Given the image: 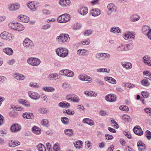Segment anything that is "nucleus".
Masks as SVG:
<instances>
[{"instance_id": "f257e3e1", "label": "nucleus", "mask_w": 151, "mask_h": 151, "mask_svg": "<svg viewBox=\"0 0 151 151\" xmlns=\"http://www.w3.org/2000/svg\"><path fill=\"white\" fill-rule=\"evenodd\" d=\"M55 52L59 56L64 58L66 57L68 53V50L65 48L60 47L56 49Z\"/></svg>"}, {"instance_id": "f03ea898", "label": "nucleus", "mask_w": 151, "mask_h": 151, "mask_svg": "<svg viewBox=\"0 0 151 151\" xmlns=\"http://www.w3.org/2000/svg\"><path fill=\"white\" fill-rule=\"evenodd\" d=\"M24 46L26 48L31 49L34 47V44L32 41L28 38H26L23 42Z\"/></svg>"}, {"instance_id": "7ed1b4c3", "label": "nucleus", "mask_w": 151, "mask_h": 151, "mask_svg": "<svg viewBox=\"0 0 151 151\" xmlns=\"http://www.w3.org/2000/svg\"><path fill=\"white\" fill-rule=\"evenodd\" d=\"M27 61L29 64L33 66H38L41 63L40 59L33 57L28 58Z\"/></svg>"}, {"instance_id": "20e7f679", "label": "nucleus", "mask_w": 151, "mask_h": 151, "mask_svg": "<svg viewBox=\"0 0 151 151\" xmlns=\"http://www.w3.org/2000/svg\"><path fill=\"white\" fill-rule=\"evenodd\" d=\"M70 15L67 14H64L58 17L57 21L60 23H65L70 19Z\"/></svg>"}, {"instance_id": "39448f33", "label": "nucleus", "mask_w": 151, "mask_h": 151, "mask_svg": "<svg viewBox=\"0 0 151 151\" xmlns=\"http://www.w3.org/2000/svg\"><path fill=\"white\" fill-rule=\"evenodd\" d=\"M70 38L69 35L67 34H62L56 38V40L58 42H65Z\"/></svg>"}, {"instance_id": "423d86ee", "label": "nucleus", "mask_w": 151, "mask_h": 151, "mask_svg": "<svg viewBox=\"0 0 151 151\" xmlns=\"http://www.w3.org/2000/svg\"><path fill=\"white\" fill-rule=\"evenodd\" d=\"M59 74L68 77H73L74 75V73L68 69L61 70L60 71Z\"/></svg>"}, {"instance_id": "0eeeda50", "label": "nucleus", "mask_w": 151, "mask_h": 151, "mask_svg": "<svg viewBox=\"0 0 151 151\" xmlns=\"http://www.w3.org/2000/svg\"><path fill=\"white\" fill-rule=\"evenodd\" d=\"M0 36L2 39L6 40L9 41L12 38L11 34L6 31L2 32Z\"/></svg>"}, {"instance_id": "6e6552de", "label": "nucleus", "mask_w": 151, "mask_h": 151, "mask_svg": "<svg viewBox=\"0 0 151 151\" xmlns=\"http://www.w3.org/2000/svg\"><path fill=\"white\" fill-rule=\"evenodd\" d=\"M105 100L109 102H113L116 101V96L114 94H109L107 95L105 97Z\"/></svg>"}, {"instance_id": "1a4fd4ad", "label": "nucleus", "mask_w": 151, "mask_h": 151, "mask_svg": "<svg viewBox=\"0 0 151 151\" xmlns=\"http://www.w3.org/2000/svg\"><path fill=\"white\" fill-rule=\"evenodd\" d=\"M21 128V126L19 124H14L12 125L10 130L12 132H16L20 131Z\"/></svg>"}, {"instance_id": "9d476101", "label": "nucleus", "mask_w": 151, "mask_h": 151, "mask_svg": "<svg viewBox=\"0 0 151 151\" xmlns=\"http://www.w3.org/2000/svg\"><path fill=\"white\" fill-rule=\"evenodd\" d=\"M28 94L29 97L31 98L34 100H37L39 99L40 97V96L39 94L35 92L31 91H29Z\"/></svg>"}, {"instance_id": "9b49d317", "label": "nucleus", "mask_w": 151, "mask_h": 151, "mask_svg": "<svg viewBox=\"0 0 151 151\" xmlns=\"http://www.w3.org/2000/svg\"><path fill=\"white\" fill-rule=\"evenodd\" d=\"M135 37V33L130 32H128L125 33L123 36L124 38L126 40H127L129 39L133 40Z\"/></svg>"}, {"instance_id": "f8f14e48", "label": "nucleus", "mask_w": 151, "mask_h": 151, "mask_svg": "<svg viewBox=\"0 0 151 151\" xmlns=\"http://www.w3.org/2000/svg\"><path fill=\"white\" fill-rule=\"evenodd\" d=\"M137 146L139 151H145L146 146L141 141H139L137 143Z\"/></svg>"}, {"instance_id": "ddd939ff", "label": "nucleus", "mask_w": 151, "mask_h": 151, "mask_svg": "<svg viewBox=\"0 0 151 151\" xmlns=\"http://www.w3.org/2000/svg\"><path fill=\"white\" fill-rule=\"evenodd\" d=\"M133 131L134 133L138 135L141 136L143 134V131L139 126H135L133 129Z\"/></svg>"}, {"instance_id": "4468645a", "label": "nucleus", "mask_w": 151, "mask_h": 151, "mask_svg": "<svg viewBox=\"0 0 151 151\" xmlns=\"http://www.w3.org/2000/svg\"><path fill=\"white\" fill-rule=\"evenodd\" d=\"M18 19L19 21L24 23H27L29 21V17L23 15H20L18 16Z\"/></svg>"}, {"instance_id": "2eb2a0df", "label": "nucleus", "mask_w": 151, "mask_h": 151, "mask_svg": "<svg viewBox=\"0 0 151 151\" xmlns=\"http://www.w3.org/2000/svg\"><path fill=\"white\" fill-rule=\"evenodd\" d=\"M143 62L146 65L151 66V58L148 55H145L143 58Z\"/></svg>"}, {"instance_id": "dca6fc26", "label": "nucleus", "mask_w": 151, "mask_h": 151, "mask_svg": "<svg viewBox=\"0 0 151 151\" xmlns=\"http://www.w3.org/2000/svg\"><path fill=\"white\" fill-rule=\"evenodd\" d=\"M130 46V45L129 44H128L126 45V47L127 48V49L125 47V45L121 44L119 46L117 47V50L118 51H123L127 50H128V49L129 48V49L130 48L129 47Z\"/></svg>"}, {"instance_id": "f3484780", "label": "nucleus", "mask_w": 151, "mask_h": 151, "mask_svg": "<svg viewBox=\"0 0 151 151\" xmlns=\"http://www.w3.org/2000/svg\"><path fill=\"white\" fill-rule=\"evenodd\" d=\"M70 2L69 0H60L59 3L63 7H66L69 6Z\"/></svg>"}, {"instance_id": "a211bd4d", "label": "nucleus", "mask_w": 151, "mask_h": 151, "mask_svg": "<svg viewBox=\"0 0 151 151\" xmlns=\"http://www.w3.org/2000/svg\"><path fill=\"white\" fill-rule=\"evenodd\" d=\"M24 29V26L19 23H15V27L14 30L18 31H21L23 30Z\"/></svg>"}, {"instance_id": "6ab92c4d", "label": "nucleus", "mask_w": 151, "mask_h": 151, "mask_svg": "<svg viewBox=\"0 0 151 151\" xmlns=\"http://www.w3.org/2000/svg\"><path fill=\"white\" fill-rule=\"evenodd\" d=\"M36 3L34 1L28 2L27 4V6L30 9H35L36 8Z\"/></svg>"}, {"instance_id": "aec40b11", "label": "nucleus", "mask_w": 151, "mask_h": 151, "mask_svg": "<svg viewBox=\"0 0 151 151\" xmlns=\"http://www.w3.org/2000/svg\"><path fill=\"white\" fill-rule=\"evenodd\" d=\"M9 146L11 147H14L19 145L20 143L18 141L11 140L9 142Z\"/></svg>"}, {"instance_id": "412c9836", "label": "nucleus", "mask_w": 151, "mask_h": 151, "mask_svg": "<svg viewBox=\"0 0 151 151\" xmlns=\"http://www.w3.org/2000/svg\"><path fill=\"white\" fill-rule=\"evenodd\" d=\"M82 122L84 123L87 124L90 126H93L94 124L93 121L89 118L84 119L82 121Z\"/></svg>"}, {"instance_id": "4be33fe9", "label": "nucleus", "mask_w": 151, "mask_h": 151, "mask_svg": "<svg viewBox=\"0 0 151 151\" xmlns=\"http://www.w3.org/2000/svg\"><path fill=\"white\" fill-rule=\"evenodd\" d=\"M10 9H19L20 8V5L18 3L10 4L9 5Z\"/></svg>"}, {"instance_id": "5701e85b", "label": "nucleus", "mask_w": 151, "mask_h": 151, "mask_svg": "<svg viewBox=\"0 0 151 151\" xmlns=\"http://www.w3.org/2000/svg\"><path fill=\"white\" fill-rule=\"evenodd\" d=\"M121 65L123 68L126 69H130L132 67V64L129 62H122L121 63Z\"/></svg>"}, {"instance_id": "b1692460", "label": "nucleus", "mask_w": 151, "mask_h": 151, "mask_svg": "<svg viewBox=\"0 0 151 151\" xmlns=\"http://www.w3.org/2000/svg\"><path fill=\"white\" fill-rule=\"evenodd\" d=\"M32 132L35 134H41V130L40 128L36 126H34L32 129Z\"/></svg>"}, {"instance_id": "393cba45", "label": "nucleus", "mask_w": 151, "mask_h": 151, "mask_svg": "<svg viewBox=\"0 0 151 151\" xmlns=\"http://www.w3.org/2000/svg\"><path fill=\"white\" fill-rule=\"evenodd\" d=\"M3 52L8 55H12L13 51L12 49L9 47H6L3 49Z\"/></svg>"}, {"instance_id": "a878e982", "label": "nucleus", "mask_w": 151, "mask_h": 151, "mask_svg": "<svg viewBox=\"0 0 151 151\" xmlns=\"http://www.w3.org/2000/svg\"><path fill=\"white\" fill-rule=\"evenodd\" d=\"M111 32L113 33H115L116 32L117 33H120L121 32V30L119 28V27H112L110 30Z\"/></svg>"}, {"instance_id": "bb28decb", "label": "nucleus", "mask_w": 151, "mask_h": 151, "mask_svg": "<svg viewBox=\"0 0 151 151\" xmlns=\"http://www.w3.org/2000/svg\"><path fill=\"white\" fill-rule=\"evenodd\" d=\"M105 81H108L109 83L113 84H116V81L113 78L111 77H105L104 78Z\"/></svg>"}, {"instance_id": "cd10ccee", "label": "nucleus", "mask_w": 151, "mask_h": 151, "mask_svg": "<svg viewBox=\"0 0 151 151\" xmlns=\"http://www.w3.org/2000/svg\"><path fill=\"white\" fill-rule=\"evenodd\" d=\"M58 106L62 108H69L70 106V104L66 102H61L58 104Z\"/></svg>"}, {"instance_id": "c85d7f7f", "label": "nucleus", "mask_w": 151, "mask_h": 151, "mask_svg": "<svg viewBox=\"0 0 151 151\" xmlns=\"http://www.w3.org/2000/svg\"><path fill=\"white\" fill-rule=\"evenodd\" d=\"M150 27L147 25L144 26L142 28L143 33L146 36L149 33V31H150Z\"/></svg>"}, {"instance_id": "c756f323", "label": "nucleus", "mask_w": 151, "mask_h": 151, "mask_svg": "<svg viewBox=\"0 0 151 151\" xmlns=\"http://www.w3.org/2000/svg\"><path fill=\"white\" fill-rule=\"evenodd\" d=\"M19 102L20 104L27 107H29L30 106V103L26 100L20 99L19 100Z\"/></svg>"}, {"instance_id": "7c9ffc66", "label": "nucleus", "mask_w": 151, "mask_h": 151, "mask_svg": "<svg viewBox=\"0 0 151 151\" xmlns=\"http://www.w3.org/2000/svg\"><path fill=\"white\" fill-rule=\"evenodd\" d=\"M14 78L17 80L22 81L24 78V76L22 74L17 73L14 75Z\"/></svg>"}, {"instance_id": "2f4dec72", "label": "nucleus", "mask_w": 151, "mask_h": 151, "mask_svg": "<svg viewBox=\"0 0 151 151\" xmlns=\"http://www.w3.org/2000/svg\"><path fill=\"white\" fill-rule=\"evenodd\" d=\"M23 116L24 118L30 119H32L34 117V115L32 113H24L23 114Z\"/></svg>"}, {"instance_id": "473e14b6", "label": "nucleus", "mask_w": 151, "mask_h": 151, "mask_svg": "<svg viewBox=\"0 0 151 151\" xmlns=\"http://www.w3.org/2000/svg\"><path fill=\"white\" fill-rule=\"evenodd\" d=\"M87 50L84 49L78 50L77 52V54L80 56H85L86 55Z\"/></svg>"}, {"instance_id": "72a5a7b5", "label": "nucleus", "mask_w": 151, "mask_h": 151, "mask_svg": "<svg viewBox=\"0 0 151 151\" xmlns=\"http://www.w3.org/2000/svg\"><path fill=\"white\" fill-rule=\"evenodd\" d=\"M101 61L107 60L109 59L110 55L109 54L102 53Z\"/></svg>"}, {"instance_id": "f704fd0d", "label": "nucleus", "mask_w": 151, "mask_h": 151, "mask_svg": "<svg viewBox=\"0 0 151 151\" xmlns=\"http://www.w3.org/2000/svg\"><path fill=\"white\" fill-rule=\"evenodd\" d=\"M42 90L48 92H53L55 91V88L51 87H44L42 88Z\"/></svg>"}, {"instance_id": "c9c22d12", "label": "nucleus", "mask_w": 151, "mask_h": 151, "mask_svg": "<svg viewBox=\"0 0 151 151\" xmlns=\"http://www.w3.org/2000/svg\"><path fill=\"white\" fill-rule=\"evenodd\" d=\"M39 151H46L45 146L42 144H39L36 146Z\"/></svg>"}, {"instance_id": "e433bc0d", "label": "nucleus", "mask_w": 151, "mask_h": 151, "mask_svg": "<svg viewBox=\"0 0 151 151\" xmlns=\"http://www.w3.org/2000/svg\"><path fill=\"white\" fill-rule=\"evenodd\" d=\"M91 13L93 16L96 17L100 15L101 12L100 10H91Z\"/></svg>"}, {"instance_id": "4c0bfd02", "label": "nucleus", "mask_w": 151, "mask_h": 151, "mask_svg": "<svg viewBox=\"0 0 151 151\" xmlns=\"http://www.w3.org/2000/svg\"><path fill=\"white\" fill-rule=\"evenodd\" d=\"M65 134L69 136H71L73 133V131L71 129H67L64 130Z\"/></svg>"}, {"instance_id": "58836bf2", "label": "nucleus", "mask_w": 151, "mask_h": 151, "mask_svg": "<svg viewBox=\"0 0 151 151\" xmlns=\"http://www.w3.org/2000/svg\"><path fill=\"white\" fill-rule=\"evenodd\" d=\"M83 142L81 141L76 142V143H74V145L76 148L78 149H80L82 147Z\"/></svg>"}, {"instance_id": "ea45409f", "label": "nucleus", "mask_w": 151, "mask_h": 151, "mask_svg": "<svg viewBox=\"0 0 151 151\" xmlns=\"http://www.w3.org/2000/svg\"><path fill=\"white\" fill-rule=\"evenodd\" d=\"M38 111L42 114H46L49 112V110L45 108H41Z\"/></svg>"}, {"instance_id": "a19ab883", "label": "nucleus", "mask_w": 151, "mask_h": 151, "mask_svg": "<svg viewBox=\"0 0 151 151\" xmlns=\"http://www.w3.org/2000/svg\"><path fill=\"white\" fill-rule=\"evenodd\" d=\"M81 27V24L78 23H75L73 26V30H77L79 29Z\"/></svg>"}, {"instance_id": "79ce46f5", "label": "nucleus", "mask_w": 151, "mask_h": 151, "mask_svg": "<svg viewBox=\"0 0 151 151\" xmlns=\"http://www.w3.org/2000/svg\"><path fill=\"white\" fill-rule=\"evenodd\" d=\"M48 78L50 80H56L58 78V74L57 73L50 74L49 75Z\"/></svg>"}, {"instance_id": "37998d69", "label": "nucleus", "mask_w": 151, "mask_h": 151, "mask_svg": "<svg viewBox=\"0 0 151 151\" xmlns=\"http://www.w3.org/2000/svg\"><path fill=\"white\" fill-rule=\"evenodd\" d=\"M72 98V101L74 102L78 103L80 101V99L79 97L76 95L73 94Z\"/></svg>"}, {"instance_id": "c03bdc74", "label": "nucleus", "mask_w": 151, "mask_h": 151, "mask_svg": "<svg viewBox=\"0 0 151 151\" xmlns=\"http://www.w3.org/2000/svg\"><path fill=\"white\" fill-rule=\"evenodd\" d=\"M139 17L137 15H134L132 16L130 18V20L132 22H135L138 20Z\"/></svg>"}, {"instance_id": "a18cd8bd", "label": "nucleus", "mask_w": 151, "mask_h": 151, "mask_svg": "<svg viewBox=\"0 0 151 151\" xmlns=\"http://www.w3.org/2000/svg\"><path fill=\"white\" fill-rule=\"evenodd\" d=\"M53 149L54 151H60V147L59 144H55L53 145Z\"/></svg>"}, {"instance_id": "49530a36", "label": "nucleus", "mask_w": 151, "mask_h": 151, "mask_svg": "<svg viewBox=\"0 0 151 151\" xmlns=\"http://www.w3.org/2000/svg\"><path fill=\"white\" fill-rule=\"evenodd\" d=\"M107 7L108 9H117L116 6L112 3L108 4Z\"/></svg>"}, {"instance_id": "de8ad7c7", "label": "nucleus", "mask_w": 151, "mask_h": 151, "mask_svg": "<svg viewBox=\"0 0 151 151\" xmlns=\"http://www.w3.org/2000/svg\"><path fill=\"white\" fill-rule=\"evenodd\" d=\"M119 109L121 110L128 111L129 110V108L126 106L124 105L121 106L119 107Z\"/></svg>"}, {"instance_id": "09e8293b", "label": "nucleus", "mask_w": 151, "mask_h": 151, "mask_svg": "<svg viewBox=\"0 0 151 151\" xmlns=\"http://www.w3.org/2000/svg\"><path fill=\"white\" fill-rule=\"evenodd\" d=\"M84 93L85 94L89 96H97V94H96L95 95H94L93 92L91 91H85L84 92Z\"/></svg>"}, {"instance_id": "8fccbe9b", "label": "nucleus", "mask_w": 151, "mask_h": 151, "mask_svg": "<svg viewBox=\"0 0 151 151\" xmlns=\"http://www.w3.org/2000/svg\"><path fill=\"white\" fill-rule=\"evenodd\" d=\"M61 120L62 123L64 124H68V123L69 119L66 117H62L61 118Z\"/></svg>"}, {"instance_id": "3c124183", "label": "nucleus", "mask_w": 151, "mask_h": 151, "mask_svg": "<svg viewBox=\"0 0 151 151\" xmlns=\"http://www.w3.org/2000/svg\"><path fill=\"white\" fill-rule=\"evenodd\" d=\"M142 84L145 86H147L150 85V83L148 80L146 79H143L141 81Z\"/></svg>"}, {"instance_id": "603ef678", "label": "nucleus", "mask_w": 151, "mask_h": 151, "mask_svg": "<svg viewBox=\"0 0 151 151\" xmlns=\"http://www.w3.org/2000/svg\"><path fill=\"white\" fill-rule=\"evenodd\" d=\"M90 42V40L89 39L85 40L83 41H81L80 42V44L82 45H88Z\"/></svg>"}, {"instance_id": "864d4df0", "label": "nucleus", "mask_w": 151, "mask_h": 151, "mask_svg": "<svg viewBox=\"0 0 151 151\" xmlns=\"http://www.w3.org/2000/svg\"><path fill=\"white\" fill-rule=\"evenodd\" d=\"M145 136L146 137L147 139L150 140L151 139V132L148 130L145 131Z\"/></svg>"}, {"instance_id": "5fc2aeb1", "label": "nucleus", "mask_w": 151, "mask_h": 151, "mask_svg": "<svg viewBox=\"0 0 151 151\" xmlns=\"http://www.w3.org/2000/svg\"><path fill=\"white\" fill-rule=\"evenodd\" d=\"M29 86L33 88H39L40 86L37 83H35L31 82L30 83Z\"/></svg>"}, {"instance_id": "6e6d98bb", "label": "nucleus", "mask_w": 151, "mask_h": 151, "mask_svg": "<svg viewBox=\"0 0 151 151\" xmlns=\"http://www.w3.org/2000/svg\"><path fill=\"white\" fill-rule=\"evenodd\" d=\"M99 114L100 115L103 116L109 115L108 112L103 110H101L99 112Z\"/></svg>"}, {"instance_id": "4d7b16f0", "label": "nucleus", "mask_w": 151, "mask_h": 151, "mask_svg": "<svg viewBox=\"0 0 151 151\" xmlns=\"http://www.w3.org/2000/svg\"><path fill=\"white\" fill-rule=\"evenodd\" d=\"M63 112L64 113H65L69 115H73L75 113L74 111L72 109L66 110L65 111H64Z\"/></svg>"}, {"instance_id": "13d9d810", "label": "nucleus", "mask_w": 151, "mask_h": 151, "mask_svg": "<svg viewBox=\"0 0 151 151\" xmlns=\"http://www.w3.org/2000/svg\"><path fill=\"white\" fill-rule=\"evenodd\" d=\"M49 121L47 119H43L42 121V124L44 126L46 127L48 126Z\"/></svg>"}, {"instance_id": "bf43d9fd", "label": "nucleus", "mask_w": 151, "mask_h": 151, "mask_svg": "<svg viewBox=\"0 0 151 151\" xmlns=\"http://www.w3.org/2000/svg\"><path fill=\"white\" fill-rule=\"evenodd\" d=\"M102 52L97 53L95 55V57L96 59L99 60L101 61Z\"/></svg>"}, {"instance_id": "052dcab7", "label": "nucleus", "mask_w": 151, "mask_h": 151, "mask_svg": "<svg viewBox=\"0 0 151 151\" xmlns=\"http://www.w3.org/2000/svg\"><path fill=\"white\" fill-rule=\"evenodd\" d=\"M88 10H78V12L81 15H85L88 13Z\"/></svg>"}, {"instance_id": "680f3d73", "label": "nucleus", "mask_w": 151, "mask_h": 151, "mask_svg": "<svg viewBox=\"0 0 151 151\" xmlns=\"http://www.w3.org/2000/svg\"><path fill=\"white\" fill-rule=\"evenodd\" d=\"M105 136L106 139L107 140L112 139L114 138L112 135L109 134H106Z\"/></svg>"}, {"instance_id": "e2e57ef3", "label": "nucleus", "mask_w": 151, "mask_h": 151, "mask_svg": "<svg viewBox=\"0 0 151 151\" xmlns=\"http://www.w3.org/2000/svg\"><path fill=\"white\" fill-rule=\"evenodd\" d=\"M84 79L85 80H83V81H88L89 82H91L92 80V79L91 77L86 75H85V78Z\"/></svg>"}, {"instance_id": "0e129e2a", "label": "nucleus", "mask_w": 151, "mask_h": 151, "mask_svg": "<svg viewBox=\"0 0 151 151\" xmlns=\"http://www.w3.org/2000/svg\"><path fill=\"white\" fill-rule=\"evenodd\" d=\"M92 31L91 30H87L84 33V35L86 36H88L91 35Z\"/></svg>"}, {"instance_id": "69168bd1", "label": "nucleus", "mask_w": 151, "mask_h": 151, "mask_svg": "<svg viewBox=\"0 0 151 151\" xmlns=\"http://www.w3.org/2000/svg\"><path fill=\"white\" fill-rule=\"evenodd\" d=\"M51 25L50 24H47L42 26V28L44 30H46L49 29Z\"/></svg>"}, {"instance_id": "338daca9", "label": "nucleus", "mask_w": 151, "mask_h": 151, "mask_svg": "<svg viewBox=\"0 0 151 151\" xmlns=\"http://www.w3.org/2000/svg\"><path fill=\"white\" fill-rule=\"evenodd\" d=\"M9 27L11 29L14 30L15 27V23H13L12 22L10 23L9 24Z\"/></svg>"}, {"instance_id": "774afa93", "label": "nucleus", "mask_w": 151, "mask_h": 151, "mask_svg": "<svg viewBox=\"0 0 151 151\" xmlns=\"http://www.w3.org/2000/svg\"><path fill=\"white\" fill-rule=\"evenodd\" d=\"M69 85L67 83H64L62 84V87L64 88L68 89L69 88Z\"/></svg>"}]
</instances>
